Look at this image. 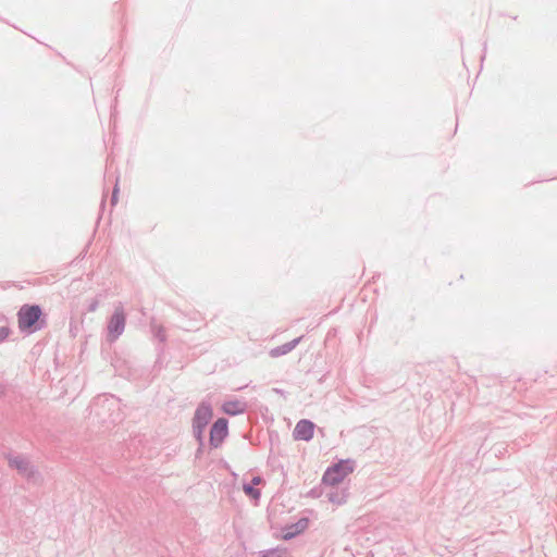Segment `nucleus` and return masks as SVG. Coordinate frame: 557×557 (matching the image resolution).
<instances>
[{"instance_id": "1", "label": "nucleus", "mask_w": 557, "mask_h": 557, "mask_svg": "<svg viewBox=\"0 0 557 557\" xmlns=\"http://www.w3.org/2000/svg\"><path fill=\"white\" fill-rule=\"evenodd\" d=\"M17 322L21 333L34 334L47 325V315L41 306L37 304H25L17 311Z\"/></svg>"}, {"instance_id": "2", "label": "nucleus", "mask_w": 557, "mask_h": 557, "mask_svg": "<svg viewBox=\"0 0 557 557\" xmlns=\"http://www.w3.org/2000/svg\"><path fill=\"white\" fill-rule=\"evenodd\" d=\"M119 399L113 395H101L96 397L91 405L90 410L94 412L102 422L116 423L121 420L120 412L109 413L114 408H117Z\"/></svg>"}, {"instance_id": "3", "label": "nucleus", "mask_w": 557, "mask_h": 557, "mask_svg": "<svg viewBox=\"0 0 557 557\" xmlns=\"http://www.w3.org/2000/svg\"><path fill=\"white\" fill-rule=\"evenodd\" d=\"M355 470V461L352 459H341L331 465L324 471L321 482L322 484L334 487Z\"/></svg>"}, {"instance_id": "4", "label": "nucleus", "mask_w": 557, "mask_h": 557, "mask_svg": "<svg viewBox=\"0 0 557 557\" xmlns=\"http://www.w3.org/2000/svg\"><path fill=\"white\" fill-rule=\"evenodd\" d=\"M126 323V314L122 307H116L108 320L107 339L110 343L115 342L124 332Z\"/></svg>"}, {"instance_id": "5", "label": "nucleus", "mask_w": 557, "mask_h": 557, "mask_svg": "<svg viewBox=\"0 0 557 557\" xmlns=\"http://www.w3.org/2000/svg\"><path fill=\"white\" fill-rule=\"evenodd\" d=\"M8 465L10 468L15 469L20 474L29 479H34L38 474L37 468L32 461L22 455H8Z\"/></svg>"}, {"instance_id": "6", "label": "nucleus", "mask_w": 557, "mask_h": 557, "mask_svg": "<svg viewBox=\"0 0 557 557\" xmlns=\"http://www.w3.org/2000/svg\"><path fill=\"white\" fill-rule=\"evenodd\" d=\"M228 435V420L218 418L209 430V445L211 448H219Z\"/></svg>"}, {"instance_id": "7", "label": "nucleus", "mask_w": 557, "mask_h": 557, "mask_svg": "<svg viewBox=\"0 0 557 557\" xmlns=\"http://www.w3.org/2000/svg\"><path fill=\"white\" fill-rule=\"evenodd\" d=\"M315 424L309 419H301L297 422L293 437L297 441L309 442L313 438Z\"/></svg>"}, {"instance_id": "8", "label": "nucleus", "mask_w": 557, "mask_h": 557, "mask_svg": "<svg viewBox=\"0 0 557 557\" xmlns=\"http://www.w3.org/2000/svg\"><path fill=\"white\" fill-rule=\"evenodd\" d=\"M212 417V406L207 401H202L198 405V407L195 410L193 425L207 428Z\"/></svg>"}, {"instance_id": "9", "label": "nucleus", "mask_w": 557, "mask_h": 557, "mask_svg": "<svg viewBox=\"0 0 557 557\" xmlns=\"http://www.w3.org/2000/svg\"><path fill=\"white\" fill-rule=\"evenodd\" d=\"M309 518L301 517L295 523L286 524L282 529V539L289 541L295 539L297 535L304 533L309 527Z\"/></svg>"}, {"instance_id": "10", "label": "nucleus", "mask_w": 557, "mask_h": 557, "mask_svg": "<svg viewBox=\"0 0 557 557\" xmlns=\"http://www.w3.org/2000/svg\"><path fill=\"white\" fill-rule=\"evenodd\" d=\"M222 410L228 416H238L247 410V405L244 401L233 399V400H225L222 405Z\"/></svg>"}, {"instance_id": "11", "label": "nucleus", "mask_w": 557, "mask_h": 557, "mask_svg": "<svg viewBox=\"0 0 557 557\" xmlns=\"http://www.w3.org/2000/svg\"><path fill=\"white\" fill-rule=\"evenodd\" d=\"M302 338L304 336L301 335L299 337L294 338L290 342L276 346L272 348L269 354L272 358H277L287 355L288 352L296 348V346L302 341Z\"/></svg>"}, {"instance_id": "12", "label": "nucleus", "mask_w": 557, "mask_h": 557, "mask_svg": "<svg viewBox=\"0 0 557 557\" xmlns=\"http://www.w3.org/2000/svg\"><path fill=\"white\" fill-rule=\"evenodd\" d=\"M261 482H262L261 476H259V475L252 476L250 482L243 484L244 493L252 499H259L261 496V492L259 488L256 487V485Z\"/></svg>"}, {"instance_id": "13", "label": "nucleus", "mask_w": 557, "mask_h": 557, "mask_svg": "<svg viewBox=\"0 0 557 557\" xmlns=\"http://www.w3.org/2000/svg\"><path fill=\"white\" fill-rule=\"evenodd\" d=\"M327 500L335 505H343L346 503L348 493L346 490H338V487H331L326 493Z\"/></svg>"}, {"instance_id": "14", "label": "nucleus", "mask_w": 557, "mask_h": 557, "mask_svg": "<svg viewBox=\"0 0 557 557\" xmlns=\"http://www.w3.org/2000/svg\"><path fill=\"white\" fill-rule=\"evenodd\" d=\"M261 557H290L287 548L275 547L261 552Z\"/></svg>"}, {"instance_id": "15", "label": "nucleus", "mask_w": 557, "mask_h": 557, "mask_svg": "<svg viewBox=\"0 0 557 557\" xmlns=\"http://www.w3.org/2000/svg\"><path fill=\"white\" fill-rule=\"evenodd\" d=\"M205 430L203 426L193 425L194 437L200 446H205Z\"/></svg>"}, {"instance_id": "16", "label": "nucleus", "mask_w": 557, "mask_h": 557, "mask_svg": "<svg viewBox=\"0 0 557 557\" xmlns=\"http://www.w3.org/2000/svg\"><path fill=\"white\" fill-rule=\"evenodd\" d=\"M323 484L321 483V485L319 486H314L312 487L307 494L306 496L307 497H310V498H320L323 494H324V488L322 486Z\"/></svg>"}, {"instance_id": "17", "label": "nucleus", "mask_w": 557, "mask_h": 557, "mask_svg": "<svg viewBox=\"0 0 557 557\" xmlns=\"http://www.w3.org/2000/svg\"><path fill=\"white\" fill-rule=\"evenodd\" d=\"M11 333H12V330L8 324L0 326V344L3 343L4 341H7L9 338V336L11 335Z\"/></svg>"}, {"instance_id": "18", "label": "nucleus", "mask_w": 557, "mask_h": 557, "mask_svg": "<svg viewBox=\"0 0 557 557\" xmlns=\"http://www.w3.org/2000/svg\"><path fill=\"white\" fill-rule=\"evenodd\" d=\"M119 191H120V188H119V177H115V184H114L113 191H112V195H111V203H112V206H115L116 202H117Z\"/></svg>"}, {"instance_id": "19", "label": "nucleus", "mask_w": 557, "mask_h": 557, "mask_svg": "<svg viewBox=\"0 0 557 557\" xmlns=\"http://www.w3.org/2000/svg\"><path fill=\"white\" fill-rule=\"evenodd\" d=\"M99 307V300L98 298H91L88 300V304H87V311L88 312H95Z\"/></svg>"}, {"instance_id": "20", "label": "nucleus", "mask_w": 557, "mask_h": 557, "mask_svg": "<svg viewBox=\"0 0 557 557\" xmlns=\"http://www.w3.org/2000/svg\"><path fill=\"white\" fill-rule=\"evenodd\" d=\"M156 337L160 341V342H165L166 339V336H165V332L162 327L158 329V331L156 332Z\"/></svg>"}, {"instance_id": "21", "label": "nucleus", "mask_w": 557, "mask_h": 557, "mask_svg": "<svg viewBox=\"0 0 557 557\" xmlns=\"http://www.w3.org/2000/svg\"><path fill=\"white\" fill-rule=\"evenodd\" d=\"M203 447L205 446L198 445V448H197L196 454H195L196 458H199L201 456V454L203 453Z\"/></svg>"}, {"instance_id": "22", "label": "nucleus", "mask_w": 557, "mask_h": 557, "mask_svg": "<svg viewBox=\"0 0 557 557\" xmlns=\"http://www.w3.org/2000/svg\"><path fill=\"white\" fill-rule=\"evenodd\" d=\"M273 391H274V393H276L278 395L286 397V394H287L286 391L281 389V388H273Z\"/></svg>"}]
</instances>
